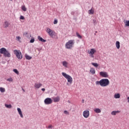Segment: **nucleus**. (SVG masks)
I'll list each match as a JSON object with an SVG mask.
<instances>
[{
  "label": "nucleus",
  "instance_id": "39448f33",
  "mask_svg": "<svg viewBox=\"0 0 129 129\" xmlns=\"http://www.w3.org/2000/svg\"><path fill=\"white\" fill-rule=\"evenodd\" d=\"M14 53L15 54V55H16L18 59H19L20 60H21V59H22L23 55H22V52H21L20 50L15 49L14 50Z\"/></svg>",
  "mask_w": 129,
  "mask_h": 129
},
{
  "label": "nucleus",
  "instance_id": "a19ab883",
  "mask_svg": "<svg viewBox=\"0 0 129 129\" xmlns=\"http://www.w3.org/2000/svg\"><path fill=\"white\" fill-rule=\"evenodd\" d=\"M10 1H13V0H10Z\"/></svg>",
  "mask_w": 129,
  "mask_h": 129
},
{
  "label": "nucleus",
  "instance_id": "6e6552de",
  "mask_svg": "<svg viewBox=\"0 0 129 129\" xmlns=\"http://www.w3.org/2000/svg\"><path fill=\"white\" fill-rule=\"evenodd\" d=\"M89 110H86L83 112V115L85 118H88V117H89Z\"/></svg>",
  "mask_w": 129,
  "mask_h": 129
},
{
  "label": "nucleus",
  "instance_id": "4c0bfd02",
  "mask_svg": "<svg viewBox=\"0 0 129 129\" xmlns=\"http://www.w3.org/2000/svg\"><path fill=\"white\" fill-rule=\"evenodd\" d=\"M42 91H45V90H46V89H45V88H42L41 89Z\"/></svg>",
  "mask_w": 129,
  "mask_h": 129
},
{
  "label": "nucleus",
  "instance_id": "a211bd4d",
  "mask_svg": "<svg viewBox=\"0 0 129 129\" xmlns=\"http://www.w3.org/2000/svg\"><path fill=\"white\" fill-rule=\"evenodd\" d=\"M119 112H120L119 111H113L111 112V114L112 115H116L117 113H119Z\"/></svg>",
  "mask_w": 129,
  "mask_h": 129
},
{
  "label": "nucleus",
  "instance_id": "c9c22d12",
  "mask_svg": "<svg viewBox=\"0 0 129 129\" xmlns=\"http://www.w3.org/2000/svg\"><path fill=\"white\" fill-rule=\"evenodd\" d=\"M63 112H64V114H68V115H69V112H68V111H67L66 110L64 111Z\"/></svg>",
  "mask_w": 129,
  "mask_h": 129
},
{
  "label": "nucleus",
  "instance_id": "a878e982",
  "mask_svg": "<svg viewBox=\"0 0 129 129\" xmlns=\"http://www.w3.org/2000/svg\"><path fill=\"white\" fill-rule=\"evenodd\" d=\"M92 65H93V66H94V67H95L96 68H97V67H98V64L97 63L92 62Z\"/></svg>",
  "mask_w": 129,
  "mask_h": 129
},
{
  "label": "nucleus",
  "instance_id": "f3484780",
  "mask_svg": "<svg viewBox=\"0 0 129 129\" xmlns=\"http://www.w3.org/2000/svg\"><path fill=\"white\" fill-rule=\"evenodd\" d=\"M3 26H4V28H8V27H9V26H10V23H9V22H8V21H5L4 22V24H3Z\"/></svg>",
  "mask_w": 129,
  "mask_h": 129
},
{
  "label": "nucleus",
  "instance_id": "6ab92c4d",
  "mask_svg": "<svg viewBox=\"0 0 129 129\" xmlns=\"http://www.w3.org/2000/svg\"><path fill=\"white\" fill-rule=\"evenodd\" d=\"M116 47L117 49H119V48H120V43H119V41L116 42Z\"/></svg>",
  "mask_w": 129,
  "mask_h": 129
},
{
  "label": "nucleus",
  "instance_id": "f8f14e48",
  "mask_svg": "<svg viewBox=\"0 0 129 129\" xmlns=\"http://www.w3.org/2000/svg\"><path fill=\"white\" fill-rule=\"evenodd\" d=\"M62 66L64 67V68H68V62L66 61H63L62 62Z\"/></svg>",
  "mask_w": 129,
  "mask_h": 129
},
{
  "label": "nucleus",
  "instance_id": "f257e3e1",
  "mask_svg": "<svg viewBox=\"0 0 129 129\" xmlns=\"http://www.w3.org/2000/svg\"><path fill=\"white\" fill-rule=\"evenodd\" d=\"M95 84L96 85H100L102 87H105L109 85V80L107 79H102L100 81H97Z\"/></svg>",
  "mask_w": 129,
  "mask_h": 129
},
{
  "label": "nucleus",
  "instance_id": "bb28decb",
  "mask_svg": "<svg viewBox=\"0 0 129 129\" xmlns=\"http://www.w3.org/2000/svg\"><path fill=\"white\" fill-rule=\"evenodd\" d=\"M76 35H77V37H78L79 39H82V36L80 35V34H79L78 32L76 33Z\"/></svg>",
  "mask_w": 129,
  "mask_h": 129
},
{
  "label": "nucleus",
  "instance_id": "0eeeda50",
  "mask_svg": "<svg viewBox=\"0 0 129 129\" xmlns=\"http://www.w3.org/2000/svg\"><path fill=\"white\" fill-rule=\"evenodd\" d=\"M46 32L48 33V35H49L50 37H53V36L55 34L54 31L49 28H46Z\"/></svg>",
  "mask_w": 129,
  "mask_h": 129
},
{
  "label": "nucleus",
  "instance_id": "20e7f679",
  "mask_svg": "<svg viewBox=\"0 0 129 129\" xmlns=\"http://www.w3.org/2000/svg\"><path fill=\"white\" fill-rule=\"evenodd\" d=\"M74 46V40H69L66 43V49H72Z\"/></svg>",
  "mask_w": 129,
  "mask_h": 129
},
{
  "label": "nucleus",
  "instance_id": "412c9836",
  "mask_svg": "<svg viewBox=\"0 0 129 129\" xmlns=\"http://www.w3.org/2000/svg\"><path fill=\"white\" fill-rule=\"evenodd\" d=\"M90 72H91L92 74H95V69H94V68H91Z\"/></svg>",
  "mask_w": 129,
  "mask_h": 129
},
{
  "label": "nucleus",
  "instance_id": "4be33fe9",
  "mask_svg": "<svg viewBox=\"0 0 129 129\" xmlns=\"http://www.w3.org/2000/svg\"><path fill=\"white\" fill-rule=\"evenodd\" d=\"M88 13L89 15H93V14H94V10H93L92 8L91 10H89Z\"/></svg>",
  "mask_w": 129,
  "mask_h": 129
},
{
  "label": "nucleus",
  "instance_id": "2eb2a0df",
  "mask_svg": "<svg viewBox=\"0 0 129 129\" xmlns=\"http://www.w3.org/2000/svg\"><path fill=\"white\" fill-rule=\"evenodd\" d=\"M38 40H39V41H40V42H47V40L43 39V38L41 37V36H38Z\"/></svg>",
  "mask_w": 129,
  "mask_h": 129
},
{
  "label": "nucleus",
  "instance_id": "7ed1b4c3",
  "mask_svg": "<svg viewBox=\"0 0 129 129\" xmlns=\"http://www.w3.org/2000/svg\"><path fill=\"white\" fill-rule=\"evenodd\" d=\"M0 53L1 54H3L4 56L5 57H7V58L11 57V53L5 47H3L0 49ZM1 54L0 57H2V54Z\"/></svg>",
  "mask_w": 129,
  "mask_h": 129
},
{
  "label": "nucleus",
  "instance_id": "423d86ee",
  "mask_svg": "<svg viewBox=\"0 0 129 129\" xmlns=\"http://www.w3.org/2000/svg\"><path fill=\"white\" fill-rule=\"evenodd\" d=\"M95 53H96V50H95L94 48H92L90 51H88V53L91 58H94V55H93V54Z\"/></svg>",
  "mask_w": 129,
  "mask_h": 129
},
{
  "label": "nucleus",
  "instance_id": "4468645a",
  "mask_svg": "<svg viewBox=\"0 0 129 129\" xmlns=\"http://www.w3.org/2000/svg\"><path fill=\"white\" fill-rule=\"evenodd\" d=\"M17 110H18V113H19V114H20L21 117H22L23 118V117H24V116L23 115V113H22V110H21V109L20 108H18Z\"/></svg>",
  "mask_w": 129,
  "mask_h": 129
},
{
  "label": "nucleus",
  "instance_id": "b1692460",
  "mask_svg": "<svg viewBox=\"0 0 129 129\" xmlns=\"http://www.w3.org/2000/svg\"><path fill=\"white\" fill-rule=\"evenodd\" d=\"M25 58L27 60H31V59H32V56H30L29 55L26 54Z\"/></svg>",
  "mask_w": 129,
  "mask_h": 129
},
{
  "label": "nucleus",
  "instance_id": "58836bf2",
  "mask_svg": "<svg viewBox=\"0 0 129 129\" xmlns=\"http://www.w3.org/2000/svg\"><path fill=\"white\" fill-rule=\"evenodd\" d=\"M96 33H97V31H96Z\"/></svg>",
  "mask_w": 129,
  "mask_h": 129
},
{
  "label": "nucleus",
  "instance_id": "aec40b11",
  "mask_svg": "<svg viewBox=\"0 0 129 129\" xmlns=\"http://www.w3.org/2000/svg\"><path fill=\"white\" fill-rule=\"evenodd\" d=\"M114 98L117 99V98H120V95L119 93L115 94L114 95Z\"/></svg>",
  "mask_w": 129,
  "mask_h": 129
},
{
  "label": "nucleus",
  "instance_id": "e433bc0d",
  "mask_svg": "<svg viewBox=\"0 0 129 129\" xmlns=\"http://www.w3.org/2000/svg\"><path fill=\"white\" fill-rule=\"evenodd\" d=\"M48 128H53V125H48Z\"/></svg>",
  "mask_w": 129,
  "mask_h": 129
},
{
  "label": "nucleus",
  "instance_id": "9b49d317",
  "mask_svg": "<svg viewBox=\"0 0 129 129\" xmlns=\"http://www.w3.org/2000/svg\"><path fill=\"white\" fill-rule=\"evenodd\" d=\"M54 102H59L60 101V97L57 96L52 98Z\"/></svg>",
  "mask_w": 129,
  "mask_h": 129
},
{
  "label": "nucleus",
  "instance_id": "f03ea898",
  "mask_svg": "<svg viewBox=\"0 0 129 129\" xmlns=\"http://www.w3.org/2000/svg\"><path fill=\"white\" fill-rule=\"evenodd\" d=\"M62 76L66 78V79L67 80L68 82L67 83V85H71L73 82V79L72 78V77L70 76V75L66 74V73L62 72L61 73Z\"/></svg>",
  "mask_w": 129,
  "mask_h": 129
},
{
  "label": "nucleus",
  "instance_id": "7c9ffc66",
  "mask_svg": "<svg viewBox=\"0 0 129 129\" xmlns=\"http://www.w3.org/2000/svg\"><path fill=\"white\" fill-rule=\"evenodd\" d=\"M16 40H17V41H19V42H20V43H21V37L17 36Z\"/></svg>",
  "mask_w": 129,
  "mask_h": 129
},
{
  "label": "nucleus",
  "instance_id": "473e14b6",
  "mask_svg": "<svg viewBox=\"0 0 129 129\" xmlns=\"http://www.w3.org/2000/svg\"><path fill=\"white\" fill-rule=\"evenodd\" d=\"M7 81H9V82H13V78H10L8 79Z\"/></svg>",
  "mask_w": 129,
  "mask_h": 129
},
{
  "label": "nucleus",
  "instance_id": "c85d7f7f",
  "mask_svg": "<svg viewBox=\"0 0 129 129\" xmlns=\"http://www.w3.org/2000/svg\"><path fill=\"white\" fill-rule=\"evenodd\" d=\"M13 72H15L16 73V74H17V75H19V71H18V70L14 69Z\"/></svg>",
  "mask_w": 129,
  "mask_h": 129
},
{
  "label": "nucleus",
  "instance_id": "393cba45",
  "mask_svg": "<svg viewBox=\"0 0 129 129\" xmlns=\"http://www.w3.org/2000/svg\"><path fill=\"white\" fill-rule=\"evenodd\" d=\"M0 91L2 93L6 92V89H5V88L0 87Z\"/></svg>",
  "mask_w": 129,
  "mask_h": 129
},
{
  "label": "nucleus",
  "instance_id": "dca6fc26",
  "mask_svg": "<svg viewBox=\"0 0 129 129\" xmlns=\"http://www.w3.org/2000/svg\"><path fill=\"white\" fill-rule=\"evenodd\" d=\"M94 111L96 112V113H100V112H101V110L98 108H96L94 109Z\"/></svg>",
  "mask_w": 129,
  "mask_h": 129
},
{
  "label": "nucleus",
  "instance_id": "c756f323",
  "mask_svg": "<svg viewBox=\"0 0 129 129\" xmlns=\"http://www.w3.org/2000/svg\"><path fill=\"white\" fill-rule=\"evenodd\" d=\"M5 106H6V107H7V108H12V105H11V104L8 105V104H6Z\"/></svg>",
  "mask_w": 129,
  "mask_h": 129
},
{
  "label": "nucleus",
  "instance_id": "72a5a7b5",
  "mask_svg": "<svg viewBox=\"0 0 129 129\" xmlns=\"http://www.w3.org/2000/svg\"><path fill=\"white\" fill-rule=\"evenodd\" d=\"M34 42H35V38H32L30 41V43H34Z\"/></svg>",
  "mask_w": 129,
  "mask_h": 129
},
{
  "label": "nucleus",
  "instance_id": "cd10ccee",
  "mask_svg": "<svg viewBox=\"0 0 129 129\" xmlns=\"http://www.w3.org/2000/svg\"><path fill=\"white\" fill-rule=\"evenodd\" d=\"M125 26H126V27H129V20H126L125 22Z\"/></svg>",
  "mask_w": 129,
  "mask_h": 129
},
{
  "label": "nucleus",
  "instance_id": "2f4dec72",
  "mask_svg": "<svg viewBox=\"0 0 129 129\" xmlns=\"http://www.w3.org/2000/svg\"><path fill=\"white\" fill-rule=\"evenodd\" d=\"M54 25H56V24H58V20L55 19L53 21Z\"/></svg>",
  "mask_w": 129,
  "mask_h": 129
},
{
  "label": "nucleus",
  "instance_id": "5701e85b",
  "mask_svg": "<svg viewBox=\"0 0 129 129\" xmlns=\"http://www.w3.org/2000/svg\"><path fill=\"white\" fill-rule=\"evenodd\" d=\"M21 9L22 11H23V12H27V8H26V6H25V5L22 6L21 7Z\"/></svg>",
  "mask_w": 129,
  "mask_h": 129
},
{
  "label": "nucleus",
  "instance_id": "ddd939ff",
  "mask_svg": "<svg viewBox=\"0 0 129 129\" xmlns=\"http://www.w3.org/2000/svg\"><path fill=\"white\" fill-rule=\"evenodd\" d=\"M42 85H43L41 83H35L34 84V87L35 88H37V89H39L40 88V87H41L42 86Z\"/></svg>",
  "mask_w": 129,
  "mask_h": 129
},
{
  "label": "nucleus",
  "instance_id": "1a4fd4ad",
  "mask_svg": "<svg viewBox=\"0 0 129 129\" xmlns=\"http://www.w3.org/2000/svg\"><path fill=\"white\" fill-rule=\"evenodd\" d=\"M101 77H103L104 78H108V73L105 72H101L99 73Z\"/></svg>",
  "mask_w": 129,
  "mask_h": 129
},
{
  "label": "nucleus",
  "instance_id": "f704fd0d",
  "mask_svg": "<svg viewBox=\"0 0 129 129\" xmlns=\"http://www.w3.org/2000/svg\"><path fill=\"white\" fill-rule=\"evenodd\" d=\"M20 20H25V17L21 15V16H20Z\"/></svg>",
  "mask_w": 129,
  "mask_h": 129
},
{
  "label": "nucleus",
  "instance_id": "9d476101",
  "mask_svg": "<svg viewBox=\"0 0 129 129\" xmlns=\"http://www.w3.org/2000/svg\"><path fill=\"white\" fill-rule=\"evenodd\" d=\"M52 102H53V101L51 98H47L44 100L45 104H51Z\"/></svg>",
  "mask_w": 129,
  "mask_h": 129
},
{
  "label": "nucleus",
  "instance_id": "ea45409f",
  "mask_svg": "<svg viewBox=\"0 0 129 129\" xmlns=\"http://www.w3.org/2000/svg\"><path fill=\"white\" fill-rule=\"evenodd\" d=\"M23 91H25V90H23Z\"/></svg>",
  "mask_w": 129,
  "mask_h": 129
}]
</instances>
